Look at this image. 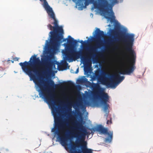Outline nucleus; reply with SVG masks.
Returning a JSON list of instances; mask_svg holds the SVG:
<instances>
[{
  "mask_svg": "<svg viewBox=\"0 0 153 153\" xmlns=\"http://www.w3.org/2000/svg\"><path fill=\"white\" fill-rule=\"evenodd\" d=\"M96 36L92 39V41L96 42V44L92 46L88 51H76L73 48L74 45L77 44V41L71 37L70 36H68L67 39L68 44L67 50L64 53L66 59L68 60L75 61L79 58L82 60L91 64V58L94 60V56L99 55L100 52H97V50L102 45L101 39L104 36L103 31L97 28L95 31Z\"/></svg>",
  "mask_w": 153,
  "mask_h": 153,
  "instance_id": "f257e3e1",
  "label": "nucleus"
},
{
  "mask_svg": "<svg viewBox=\"0 0 153 153\" xmlns=\"http://www.w3.org/2000/svg\"><path fill=\"white\" fill-rule=\"evenodd\" d=\"M119 40L126 44L125 50L128 52L131 56V60L128 68L122 69L118 72L119 74L110 75V78L105 77L103 81L105 83V85L108 87L115 88L118 84L122 82L124 79L123 76H121L120 74L130 75L135 69L134 66L136 55L133 49V45L134 41V35L133 34H123Z\"/></svg>",
  "mask_w": 153,
  "mask_h": 153,
  "instance_id": "f03ea898",
  "label": "nucleus"
},
{
  "mask_svg": "<svg viewBox=\"0 0 153 153\" xmlns=\"http://www.w3.org/2000/svg\"><path fill=\"white\" fill-rule=\"evenodd\" d=\"M48 15L54 20V22L52 23L54 25V26H52L51 24L48 25L47 26L51 30L50 32L51 34L50 36H51V48L53 51H56L58 46L62 42L61 40L63 37V30L62 26H58V21L55 18L54 12Z\"/></svg>",
  "mask_w": 153,
  "mask_h": 153,
  "instance_id": "7ed1b4c3",
  "label": "nucleus"
},
{
  "mask_svg": "<svg viewBox=\"0 0 153 153\" xmlns=\"http://www.w3.org/2000/svg\"><path fill=\"white\" fill-rule=\"evenodd\" d=\"M76 146L73 144L71 145L70 150V153H92V150L91 149L87 148L86 144H84L81 146V150L76 149Z\"/></svg>",
  "mask_w": 153,
  "mask_h": 153,
  "instance_id": "20e7f679",
  "label": "nucleus"
},
{
  "mask_svg": "<svg viewBox=\"0 0 153 153\" xmlns=\"http://www.w3.org/2000/svg\"><path fill=\"white\" fill-rule=\"evenodd\" d=\"M96 130L101 133L108 135V137L105 139V142L110 143L111 142L113 137L112 132H110L109 133L107 128H104L101 125H99L96 128Z\"/></svg>",
  "mask_w": 153,
  "mask_h": 153,
  "instance_id": "39448f33",
  "label": "nucleus"
},
{
  "mask_svg": "<svg viewBox=\"0 0 153 153\" xmlns=\"http://www.w3.org/2000/svg\"><path fill=\"white\" fill-rule=\"evenodd\" d=\"M100 97L101 99L102 103L104 105V111L106 112L107 116L108 113V111L109 107V105L107 103V102L109 100V97L107 93L103 92L101 93Z\"/></svg>",
  "mask_w": 153,
  "mask_h": 153,
  "instance_id": "423d86ee",
  "label": "nucleus"
},
{
  "mask_svg": "<svg viewBox=\"0 0 153 153\" xmlns=\"http://www.w3.org/2000/svg\"><path fill=\"white\" fill-rule=\"evenodd\" d=\"M66 83L68 85L73 86L74 83L71 81H68L67 82H63L62 83H61L59 84H55L53 81L51 80L50 82V85L49 88L51 90L53 89L54 88H57L58 86H62L64 85V84Z\"/></svg>",
  "mask_w": 153,
  "mask_h": 153,
  "instance_id": "0eeeda50",
  "label": "nucleus"
},
{
  "mask_svg": "<svg viewBox=\"0 0 153 153\" xmlns=\"http://www.w3.org/2000/svg\"><path fill=\"white\" fill-rule=\"evenodd\" d=\"M108 74L105 72H103L101 75H100V71H96L95 73V75L96 77L98 78H100L101 79V81L102 83L105 85V83L103 81V79L105 77H107L106 75Z\"/></svg>",
  "mask_w": 153,
  "mask_h": 153,
  "instance_id": "6e6552de",
  "label": "nucleus"
},
{
  "mask_svg": "<svg viewBox=\"0 0 153 153\" xmlns=\"http://www.w3.org/2000/svg\"><path fill=\"white\" fill-rule=\"evenodd\" d=\"M41 1H44V7L46 10L48 15L51 14L53 12L52 8L48 4L46 0H40Z\"/></svg>",
  "mask_w": 153,
  "mask_h": 153,
  "instance_id": "1a4fd4ad",
  "label": "nucleus"
},
{
  "mask_svg": "<svg viewBox=\"0 0 153 153\" xmlns=\"http://www.w3.org/2000/svg\"><path fill=\"white\" fill-rule=\"evenodd\" d=\"M68 66V64L65 61L62 62L59 66V68L62 70H65L67 68V67Z\"/></svg>",
  "mask_w": 153,
  "mask_h": 153,
  "instance_id": "9d476101",
  "label": "nucleus"
},
{
  "mask_svg": "<svg viewBox=\"0 0 153 153\" xmlns=\"http://www.w3.org/2000/svg\"><path fill=\"white\" fill-rule=\"evenodd\" d=\"M111 13L112 14V16L114 17V18L108 16H105V18L107 19H110L111 22H113L114 21V20L115 16H114V13L112 10V7L111 8Z\"/></svg>",
  "mask_w": 153,
  "mask_h": 153,
  "instance_id": "9b49d317",
  "label": "nucleus"
},
{
  "mask_svg": "<svg viewBox=\"0 0 153 153\" xmlns=\"http://www.w3.org/2000/svg\"><path fill=\"white\" fill-rule=\"evenodd\" d=\"M117 42V41L115 39L112 40H108V44L109 45H112L114 44L115 42Z\"/></svg>",
  "mask_w": 153,
  "mask_h": 153,
  "instance_id": "f8f14e48",
  "label": "nucleus"
},
{
  "mask_svg": "<svg viewBox=\"0 0 153 153\" xmlns=\"http://www.w3.org/2000/svg\"><path fill=\"white\" fill-rule=\"evenodd\" d=\"M81 43L83 47L86 46L87 45L88 41H85L84 42L82 40H81L80 42Z\"/></svg>",
  "mask_w": 153,
  "mask_h": 153,
  "instance_id": "ddd939ff",
  "label": "nucleus"
},
{
  "mask_svg": "<svg viewBox=\"0 0 153 153\" xmlns=\"http://www.w3.org/2000/svg\"><path fill=\"white\" fill-rule=\"evenodd\" d=\"M78 81L79 82L81 83H83L84 82V79H80Z\"/></svg>",
  "mask_w": 153,
  "mask_h": 153,
  "instance_id": "4468645a",
  "label": "nucleus"
},
{
  "mask_svg": "<svg viewBox=\"0 0 153 153\" xmlns=\"http://www.w3.org/2000/svg\"><path fill=\"white\" fill-rule=\"evenodd\" d=\"M110 123V124L112 123V121H111V118L110 121H109L108 120H107V124H109V123Z\"/></svg>",
  "mask_w": 153,
  "mask_h": 153,
  "instance_id": "2eb2a0df",
  "label": "nucleus"
},
{
  "mask_svg": "<svg viewBox=\"0 0 153 153\" xmlns=\"http://www.w3.org/2000/svg\"><path fill=\"white\" fill-rule=\"evenodd\" d=\"M19 59V58L17 57H15L14 58V60L15 61H18Z\"/></svg>",
  "mask_w": 153,
  "mask_h": 153,
  "instance_id": "dca6fc26",
  "label": "nucleus"
},
{
  "mask_svg": "<svg viewBox=\"0 0 153 153\" xmlns=\"http://www.w3.org/2000/svg\"><path fill=\"white\" fill-rule=\"evenodd\" d=\"M117 2V0H113V2L114 3H116Z\"/></svg>",
  "mask_w": 153,
  "mask_h": 153,
  "instance_id": "f3484780",
  "label": "nucleus"
},
{
  "mask_svg": "<svg viewBox=\"0 0 153 153\" xmlns=\"http://www.w3.org/2000/svg\"><path fill=\"white\" fill-rule=\"evenodd\" d=\"M66 40H67V39H63L62 41L63 42H65V41H66Z\"/></svg>",
  "mask_w": 153,
  "mask_h": 153,
  "instance_id": "a211bd4d",
  "label": "nucleus"
},
{
  "mask_svg": "<svg viewBox=\"0 0 153 153\" xmlns=\"http://www.w3.org/2000/svg\"><path fill=\"white\" fill-rule=\"evenodd\" d=\"M114 32H115L114 30H112V33H114Z\"/></svg>",
  "mask_w": 153,
  "mask_h": 153,
  "instance_id": "6ab92c4d",
  "label": "nucleus"
},
{
  "mask_svg": "<svg viewBox=\"0 0 153 153\" xmlns=\"http://www.w3.org/2000/svg\"><path fill=\"white\" fill-rule=\"evenodd\" d=\"M49 73H43L44 74H46Z\"/></svg>",
  "mask_w": 153,
  "mask_h": 153,
  "instance_id": "aec40b11",
  "label": "nucleus"
},
{
  "mask_svg": "<svg viewBox=\"0 0 153 153\" xmlns=\"http://www.w3.org/2000/svg\"><path fill=\"white\" fill-rule=\"evenodd\" d=\"M78 69H77V71H76V73H78Z\"/></svg>",
  "mask_w": 153,
  "mask_h": 153,
  "instance_id": "412c9836",
  "label": "nucleus"
},
{
  "mask_svg": "<svg viewBox=\"0 0 153 153\" xmlns=\"http://www.w3.org/2000/svg\"><path fill=\"white\" fill-rule=\"evenodd\" d=\"M63 95H64V96L65 97H66V95H65V94H63Z\"/></svg>",
  "mask_w": 153,
  "mask_h": 153,
  "instance_id": "4be33fe9",
  "label": "nucleus"
},
{
  "mask_svg": "<svg viewBox=\"0 0 153 153\" xmlns=\"http://www.w3.org/2000/svg\"><path fill=\"white\" fill-rule=\"evenodd\" d=\"M115 48H116V49H117V47H115Z\"/></svg>",
  "mask_w": 153,
  "mask_h": 153,
  "instance_id": "5701e85b",
  "label": "nucleus"
},
{
  "mask_svg": "<svg viewBox=\"0 0 153 153\" xmlns=\"http://www.w3.org/2000/svg\"><path fill=\"white\" fill-rule=\"evenodd\" d=\"M85 80H87V79H86V78H85Z\"/></svg>",
  "mask_w": 153,
  "mask_h": 153,
  "instance_id": "b1692460",
  "label": "nucleus"
},
{
  "mask_svg": "<svg viewBox=\"0 0 153 153\" xmlns=\"http://www.w3.org/2000/svg\"><path fill=\"white\" fill-rule=\"evenodd\" d=\"M11 61L12 63H13V61Z\"/></svg>",
  "mask_w": 153,
  "mask_h": 153,
  "instance_id": "393cba45",
  "label": "nucleus"
},
{
  "mask_svg": "<svg viewBox=\"0 0 153 153\" xmlns=\"http://www.w3.org/2000/svg\"><path fill=\"white\" fill-rule=\"evenodd\" d=\"M70 110H71V108L70 109Z\"/></svg>",
  "mask_w": 153,
  "mask_h": 153,
  "instance_id": "a878e982",
  "label": "nucleus"
},
{
  "mask_svg": "<svg viewBox=\"0 0 153 153\" xmlns=\"http://www.w3.org/2000/svg\"><path fill=\"white\" fill-rule=\"evenodd\" d=\"M75 105H76V106H77V105L76 104Z\"/></svg>",
  "mask_w": 153,
  "mask_h": 153,
  "instance_id": "bb28decb",
  "label": "nucleus"
}]
</instances>
